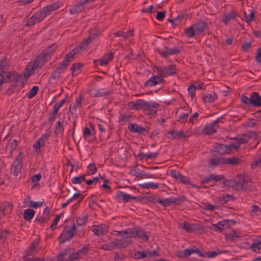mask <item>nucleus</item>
I'll return each mask as SVG.
<instances>
[{"instance_id":"obj_1","label":"nucleus","mask_w":261,"mask_h":261,"mask_svg":"<svg viewBox=\"0 0 261 261\" xmlns=\"http://www.w3.org/2000/svg\"><path fill=\"white\" fill-rule=\"evenodd\" d=\"M255 134L254 132H249L238 137L229 144H218L215 147V149L221 154L229 153L233 150H237L241 144L246 143L249 140H255Z\"/></svg>"},{"instance_id":"obj_2","label":"nucleus","mask_w":261,"mask_h":261,"mask_svg":"<svg viewBox=\"0 0 261 261\" xmlns=\"http://www.w3.org/2000/svg\"><path fill=\"white\" fill-rule=\"evenodd\" d=\"M42 63V61H40V57H37L35 61L29 62L27 65L23 70V76L16 73L17 74L16 76L11 77V80H15L16 82L18 83L23 77L25 79L28 78L34 72L36 69L40 68L43 66Z\"/></svg>"},{"instance_id":"obj_3","label":"nucleus","mask_w":261,"mask_h":261,"mask_svg":"<svg viewBox=\"0 0 261 261\" xmlns=\"http://www.w3.org/2000/svg\"><path fill=\"white\" fill-rule=\"evenodd\" d=\"M206 23L203 21L193 24L185 29V34L188 38H192L201 34L205 29Z\"/></svg>"},{"instance_id":"obj_4","label":"nucleus","mask_w":261,"mask_h":261,"mask_svg":"<svg viewBox=\"0 0 261 261\" xmlns=\"http://www.w3.org/2000/svg\"><path fill=\"white\" fill-rule=\"evenodd\" d=\"M92 38L89 36L86 40L83 41L81 44L76 46L69 53H68L65 57L66 61H68L69 63L71 62L75 54L80 53V50L83 51L86 49L88 45L91 42Z\"/></svg>"},{"instance_id":"obj_5","label":"nucleus","mask_w":261,"mask_h":261,"mask_svg":"<svg viewBox=\"0 0 261 261\" xmlns=\"http://www.w3.org/2000/svg\"><path fill=\"white\" fill-rule=\"evenodd\" d=\"M130 244V242L126 241L123 242L122 240H116L114 242H111L102 245L100 248L105 250L112 251L117 249L119 247H124Z\"/></svg>"},{"instance_id":"obj_6","label":"nucleus","mask_w":261,"mask_h":261,"mask_svg":"<svg viewBox=\"0 0 261 261\" xmlns=\"http://www.w3.org/2000/svg\"><path fill=\"white\" fill-rule=\"evenodd\" d=\"M75 229L76 226L74 224L71 226H66L59 237L60 242L64 243L70 240L73 237Z\"/></svg>"},{"instance_id":"obj_7","label":"nucleus","mask_w":261,"mask_h":261,"mask_svg":"<svg viewBox=\"0 0 261 261\" xmlns=\"http://www.w3.org/2000/svg\"><path fill=\"white\" fill-rule=\"evenodd\" d=\"M168 174L177 182L182 183L186 185H190L193 187H195L194 185L191 184L190 180L187 177L182 175L178 171L175 170H170L169 171Z\"/></svg>"},{"instance_id":"obj_8","label":"nucleus","mask_w":261,"mask_h":261,"mask_svg":"<svg viewBox=\"0 0 261 261\" xmlns=\"http://www.w3.org/2000/svg\"><path fill=\"white\" fill-rule=\"evenodd\" d=\"M113 234L115 235H120L122 237L120 240H122V242H126V241L130 242L129 240V239L136 237V229L127 228L125 230L120 231H114Z\"/></svg>"},{"instance_id":"obj_9","label":"nucleus","mask_w":261,"mask_h":261,"mask_svg":"<svg viewBox=\"0 0 261 261\" xmlns=\"http://www.w3.org/2000/svg\"><path fill=\"white\" fill-rule=\"evenodd\" d=\"M5 63L3 61L0 59V86L3 83L4 81L6 82H9V81L11 80V77L13 76L15 77L17 75L16 72H7L3 71V67L4 66Z\"/></svg>"},{"instance_id":"obj_10","label":"nucleus","mask_w":261,"mask_h":261,"mask_svg":"<svg viewBox=\"0 0 261 261\" xmlns=\"http://www.w3.org/2000/svg\"><path fill=\"white\" fill-rule=\"evenodd\" d=\"M57 48V45L53 44L51 45L46 48L43 52L40 54L37 57H40V61H42V65L51 58L53 53Z\"/></svg>"},{"instance_id":"obj_11","label":"nucleus","mask_w":261,"mask_h":261,"mask_svg":"<svg viewBox=\"0 0 261 261\" xmlns=\"http://www.w3.org/2000/svg\"><path fill=\"white\" fill-rule=\"evenodd\" d=\"M49 135V133H44L38 139L34 144L33 146V150L36 154H39L40 152L41 148L44 146L45 142L48 140Z\"/></svg>"},{"instance_id":"obj_12","label":"nucleus","mask_w":261,"mask_h":261,"mask_svg":"<svg viewBox=\"0 0 261 261\" xmlns=\"http://www.w3.org/2000/svg\"><path fill=\"white\" fill-rule=\"evenodd\" d=\"M166 137L170 139H179L188 137L190 136V134L187 132L186 133L182 131L172 129L167 132Z\"/></svg>"},{"instance_id":"obj_13","label":"nucleus","mask_w":261,"mask_h":261,"mask_svg":"<svg viewBox=\"0 0 261 261\" xmlns=\"http://www.w3.org/2000/svg\"><path fill=\"white\" fill-rule=\"evenodd\" d=\"M251 183L248 178L245 177L242 175L238 176V179L236 183V189L238 190H246L249 188Z\"/></svg>"},{"instance_id":"obj_14","label":"nucleus","mask_w":261,"mask_h":261,"mask_svg":"<svg viewBox=\"0 0 261 261\" xmlns=\"http://www.w3.org/2000/svg\"><path fill=\"white\" fill-rule=\"evenodd\" d=\"M159 104L155 102L143 101L142 110L149 115H153L156 112Z\"/></svg>"},{"instance_id":"obj_15","label":"nucleus","mask_w":261,"mask_h":261,"mask_svg":"<svg viewBox=\"0 0 261 261\" xmlns=\"http://www.w3.org/2000/svg\"><path fill=\"white\" fill-rule=\"evenodd\" d=\"M178 228L186 232L191 233L196 232L199 229V225L195 224H190L187 221L180 223Z\"/></svg>"},{"instance_id":"obj_16","label":"nucleus","mask_w":261,"mask_h":261,"mask_svg":"<svg viewBox=\"0 0 261 261\" xmlns=\"http://www.w3.org/2000/svg\"><path fill=\"white\" fill-rule=\"evenodd\" d=\"M158 75L161 77H166L173 75L175 73V69L174 66L169 65L164 67L157 68Z\"/></svg>"},{"instance_id":"obj_17","label":"nucleus","mask_w":261,"mask_h":261,"mask_svg":"<svg viewBox=\"0 0 261 261\" xmlns=\"http://www.w3.org/2000/svg\"><path fill=\"white\" fill-rule=\"evenodd\" d=\"M221 117L218 118L215 121L210 123L206 124L203 129V133L206 135H212L216 133V129L218 127L217 123L220 122Z\"/></svg>"},{"instance_id":"obj_18","label":"nucleus","mask_w":261,"mask_h":261,"mask_svg":"<svg viewBox=\"0 0 261 261\" xmlns=\"http://www.w3.org/2000/svg\"><path fill=\"white\" fill-rule=\"evenodd\" d=\"M87 252L88 248L84 247L77 252H73L69 255L67 258V261H75L82 259L87 254Z\"/></svg>"},{"instance_id":"obj_19","label":"nucleus","mask_w":261,"mask_h":261,"mask_svg":"<svg viewBox=\"0 0 261 261\" xmlns=\"http://www.w3.org/2000/svg\"><path fill=\"white\" fill-rule=\"evenodd\" d=\"M156 254L155 251H149L147 250H142L140 251H135L132 254V256L136 259H141L146 257H150L155 255Z\"/></svg>"},{"instance_id":"obj_20","label":"nucleus","mask_w":261,"mask_h":261,"mask_svg":"<svg viewBox=\"0 0 261 261\" xmlns=\"http://www.w3.org/2000/svg\"><path fill=\"white\" fill-rule=\"evenodd\" d=\"M21 161L22 158L20 154L13 162L11 169V172L15 176H17L21 171Z\"/></svg>"},{"instance_id":"obj_21","label":"nucleus","mask_w":261,"mask_h":261,"mask_svg":"<svg viewBox=\"0 0 261 261\" xmlns=\"http://www.w3.org/2000/svg\"><path fill=\"white\" fill-rule=\"evenodd\" d=\"M91 230L96 236H101L108 231V227L105 224L94 225L92 226Z\"/></svg>"},{"instance_id":"obj_22","label":"nucleus","mask_w":261,"mask_h":261,"mask_svg":"<svg viewBox=\"0 0 261 261\" xmlns=\"http://www.w3.org/2000/svg\"><path fill=\"white\" fill-rule=\"evenodd\" d=\"M115 198L117 200H122L124 202L129 201L131 200L136 199V197L133 196L122 191H118L116 194Z\"/></svg>"},{"instance_id":"obj_23","label":"nucleus","mask_w":261,"mask_h":261,"mask_svg":"<svg viewBox=\"0 0 261 261\" xmlns=\"http://www.w3.org/2000/svg\"><path fill=\"white\" fill-rule=\"evenodd\" d=\"M40 249V240L36 239L34 240L27 249V251L28 255H33L38 252Z\"/></svg>"},{"instance_id":"obj_24","label":"nucleus","mask_w":261,"mask_h":261,"mask_svg":"<svg viewBox=\"0 0 261 261\" xmlns=\"http://www.w3.org/2000/svg\"><path fill=\"white\" fill-rule=\"evenodd\" d=\"M144 100L138 99L134 101H130L128 102L127 106L128 109L130 110H142V107L143 104Z\"/></svg>"},{"instance_id":"obj_25","label":"nucleus","mask_w":261,"mask_h":261,"mask_svg":"<svg viewBox=\"0 0 261 261\" xmlns=\"http://www.w3.org/2000/svg\"><path fill=\"white\" fill-rule=\"evenodd\" d=\"M230 226V221L229 220H224L220 221L216 224H213V227L215 230L222 231L228 228Z\"/></svg>"},{"instance_id":"obj_26","label":"nucleus","mask_w":261,"mask_h":261,"mask_svg":"<svg viewBox=\"0 0 261 261\" xmlns=\"http://www.w3.org/2000/svg\"><path fill=\"white\" fill-rule=\"evenodd\" d=\"M113 59L112 53H108L102 56L100 59L95 61L96 64H99L101 66L106 65L108 62Z\"/></svg>"},{"instance_id":"obj_27","label":"nucleus","mask_w":261,"mask_h":261,"mask_svg":"<svg viewBox=\"0 0 261 261\" xmlns=\"http://www.w3.org/2000/svg\"><path fill=\"white\" fill-rule=\"evenodd\" d=\"M89 94L92 97H101L109 95V92L93 88L90 90Z\"/></svg>"},{"instance_id":"obj_28","label":"nucleus","mask_w":261,"mask_h":261,"mask_svg":"<svg viewBox=\"0 0 261 261\" xmlns=\"http://www.w3.org/2000/svg\"><path fill=\"white\" fill-rule=\"evenodd\" d=\"M180 50L178 48H169L165 47V49L160 51V53L163 57H167L171 55L179 53Z\"/></svg>"},{"instance_id":"obj_29","label":"nucleus","mask_w":261,"mask_h":261,"mask_svg":"<svg viewBox=\"0 0 261 261\" xmlns=\"http://www.w3.org/2000/svg\"><path fill=\"white\" fill-rule=\"evenodd\" d=\"M180 50L178 48H169L165 47V49L160 51V53L163 57H167L171 55L179 53Z\"/></svg>"},{"instance_id":"obj_30","label":"nucleus","mask_w":261,"mask_h":261,"mask_svg":"<svg viewBox=\"0 0 261 261\" xmlns=\"http://www.w3.org/2000/svg\"><path fill=\"white\" fill-rule=\"evenodd\" d=\"M161 76L159 75L158 76L154 75L147 80L145 85L149 86H153L161 83Z\"/></svg>"},{"instance_id":"obj_31","label":"nucleus","mask_w":261,"mask_h":261,"mask_svg":"<svg viewBox=\"0 0 261 261\" xmlns=\"http://www.w3.org/2000/svg\"><path fill=\"white\" fill-rule=\"evenodd\" d=\"M182 200V198H175V197H171L169 198L165 199L163 201H160V203H162L164 204L165 206H168L172 204L177 203L179 201H181Z\"/></svg>"},{"instance_id":"obj_32","label":"nucleus","mask_w":261,"mask_h":261,"mask_svg":"<svg viewBox=\"0 0 261 261\" xmlns=\"http://www.w3.org/2000/svg\"><path fill=\"white\" fill-rule=\"evenodd\" d=\"M128 129L132 132L139 133H141L145 130L143 127L137 123H131L129 124Z\"/></svg>"},{"instance_id":"obj_33","label":"nucleus","mask_w":261,"mask_h":261,"mask_svg":"<svg viewBox=\"0 0 261 261\" xmlns=\"http://www.w3.org/2000/svg\"><path fill=\"white\" fill-rule=\"evenodd\" d=\"M17 143L16 140H13L12 141H10L6 148V151H8L9 153V155L11 156L12 152L17 147Z\"/></svg>"},{"instance_id":"obj_34","label":"nucleus","mask_w":261,"mask_h":261,"mask_svg":"<svg viewBox=\"0 0 261 261\" xmlns=\"http://www.w3.org/2000/svg\"><path fill=\"white\" fill-rule=\"evenodd\" d=\"M199 250L198 249H187L184 250L183 251L179 252L178 255L180 257H187L193 253H198Z\"/></svg>"},{"instance_id":"obj_35","label":"nucleus","mask_w":261,"mask_h":261,"mask_svg":"<svg viewBox=\"0 0 261 261\" xmlns=\"http://www.w3.org/2000/svg\"><path fill=\"white\" fill-rule=\"evenodd\" d=\"M1 204L3 212V216L6 214H10L11 212L13 209V205L11 203L9 202H4L1 203Z\"/></svg>"},{"instance_id":"obj_36","label":"nucleus","mask_w":261,"mask_h":261,"mask_svg":"<svg viewBox=\"0 0 261 261\" xmlns=\"http://www.w3.org/2000/svg\"><path fill=\"white\" fill-rule=\"evenodd\" d=\"M251 104L255 106H261V96L256 93H253L251 95Z\"/></svg>"},{"instance_id":"obj_37","label":"nucleus","mask_w":261,"mask_h":261,"mask_svg":"<svg viewBox=\"0 0 261 261\" xmlns=\"http://www.w3.org/2000/svg\"><path fill=\"white\" fill-rule=\"evenodd\" d=\"M217 98V95L214 93L212 94H205L202 96V99L204 102H213Z\"/></svg>"},{"instance_id":"obj_38","label":"nucleus","mask_w":261,"mask_h":261,"mask_svg":"<svg viewBox=\"0 0 261 261\" xmlns=\"http://www.w3.org/2000/svg\"><path fill=\"white\" fill-rule=\"evenodd\" d=\"M82 97L79 96L75 99V101L72 106L69 107V111L73 113L75 112L77 108H80L82 106Z\"/></svg>"},{"instance_id":"obj_39","label":"nucleus","mask_w":261,"mask_h":261,"mask_svg":"<svg viewBox=\"0 0 261 261\" xmlns=\"http://www.w3.org/2000/svg\"><path fill=\"white\" fill-rule=\"evenodd\" d=\"M47 15H48L47 12L45 11V10L43 8L42 10L37 12L33 16H34L35 19L39 22L43 20Z\"/></svg>"},{"instance_id":"obj_40","label":"nucleus","mask_w":261,"mask_h":261,"mask_svg":"<svg viewBox=\"0 0 261 261\" xmlns=\"http://www.w3.org/2000/svg\"><path fill=\"white\" fill-rule=\"evenodd\" d=\"M114 35L115 37H122L124 39H126L127 38L133 36L134 33L133 31L130 30L127 31V32H124L123 31H118L114 33Z\"/></svg>"},{"instance_id":"obj_41","label":"nucleus","mask_w":261,"mask_h":261,"mask_svg":"<svg viewBox=\"0 0 261 261\" xmlns=\"http://www.w3.org/2000/svg\"><path fill=\"white\" fill-rule=\"evenodd\" d=\"M35 213V211L32 209L25 210L24 211L23 218L26 221H30L33 218Z\"/></svg>"},{"instance_id":"obj_42","label":"nucleus","mask_w":261,"mask_h":261,"mask_svg":"<svg viewBox=\"0 0 261 261\" xmlns=\"http://www.w3.org/2000/svg\"><path fill=\"white\" fill-rule=\"evenodd\" d=\"M136 237L145 242L148 240L149 236L143 230L136 229Z\"/></svg>"},{"instance_id":"obj_43","label":"nucleus","mask_w":261,"mask_h":261,"mask_svg":"<svg viewBox=\"0 0 261 261\" xmlns=\"http://www.w3.org/2000/svg\"><path fill=\"white\" fill-rule=\"evenodd\" d=\"M139 186L142 188L145 189H156L159 187V185L157 183H153L151 182H144L139 185Z\"/></svg>"},{"instance_id":"obj_44","label":"nucleus","mask_w":261,"mask_h":261,"mask_svg":"<svg viewBox=\"0 0 261 261\" xmlns=\"http://www.w3.org/2000/svg\"><path fill=\"white\" fill-rule=\"evenodd\" d=\"M251 248L256 252H259L261 249V237L258 238L251 245Z\"/></svg>"},{"instance_id":"obj_45","label":"nucleus","mask_w":261,"mask_h":261,"mask_svg":"<svg viewBox=\"0 0 261 261\" xmlns=\"http://www.w3.org/2000/svg\"><path fill=\"white\" fill-rule=\"evenodd\" d=\"M60 5L59 3H55L44 7V9L47 12L48 15H49L51 12L58 9L60 7Z\"/></svg>"},{"instance_id":"obj_46","label":"nucleus","mask_w":261,"mask_h":261,"mask_svg":"<svg viewBox=\"0 0 261 261\" xmlns=\"http://www.w3.org/2000/svg\"><path fill=\"white\" fill-rule=\"evenodd\" d=\"M236 17V13L233 12H231L228 14L224 15L222 21L224 23L226 24L230 20L235 19Z\"/></svg>"},{"instance_id":"obj_47","label":"nucleus","mask_w":261,"mask_h":261,"mask_svg":"<svg viewBox=\"0 0 261 261\" xmlns=\"http://www.w3.org/2000/svg\"><path fill=\"white\" fill-rule=\"evenodd\" d=\"M84 5H83L82 4H81V1H80L79 4L76 5L75 6H74L73 7H72L70 10V13L74 14V13H79V12L82 11V10L84 8L83 6Z\"/></svg>"},{"instance_id":"obj_48","label":"nucleus","mask_w":261,"mask_h":261,"mask_svg":"<svg viewBox=\"0 0 261 261\" xmlns=\"http://www.w3.org/2000/svg\"><path fill=\"white\" fill-rule=\"evenodd\" d=\"M240 162V160L237 158H229L224 159V163L230 165H236Z\"/></svg>"},{"instance_id":"obj_49","label":"nucleus","mask_w":261,"mask_h":261,"mask_svg":"<svg viewBox=\"0 0 261 261\" xmlns=\"http://www.w3.org/2000/svg\"><path fill=\"white\" fill-rule=\"evenodd\" d=\"M244 16L246 22L249 24L253 20L254 13L253 10H252L249 14H247L246 12H245Z\"/></svg>"},{"instance_id":"obj_50","label":"nucleus","mask_w":261,"mask_h":261,"mask_svg":"<svg viewBox=\"0 0 261 261\" xmlns=\"http://www.w3.org/2000/svg\"><path fill=\"white\" fill-rule=\"evenodd\" d=\"M65 99H62L59 102L55 103V105L54 106V110H53L54 114H56L58 112L59 110L61 108V107L65 103Z\"/></svg>"},{"instance_id":"obj_51","label":"nucleus","mask_w":261,"mask_h":261,"mask_svg":"<svg viewBox=\"0 0 261 261\" xmlns=\"http://www.w3.org/2000/svg\"><path fill=\"white\" fill-rule=\"evenodd\" d=\"M43 204V202L38 201L35 202L31 200H29L28 202L27 205L29 207L34 208H37L40 207Z\"/></svg>"},{"instance_id":"obj_52","label":"nucleus","mask_w":261,"mask_h":261,"mask_svg":"<svg viewBox=\"0 0 261 261\" xmlns=\"http://www.w3.org/2000/svg\"><path fill=\"white\" fill-rule=\"evenodd\" d=\"M72 182L73 184H78L81 183L82 181L85 180L84 175H80L79 176H75L72 178Z\"/></svg>"},{"instance_id":"obj_53","label":"nucleus","mask_w":261,"mask_h":261,"mask_svg":"<svg viewBox=\"0 0 261 261\" xmlns=\"http://www.w3.org/2000/svg\"><path fill=\"white\" fill-rule=\"evenodd\" d=\"M83 66L81 63H74L72 65L71 71L72 75L76 74V72L79 71L80 68Z\"/></svg>"},{"instance_id":"obj_54","label":"nucleus","mask_w":261,"mask_h":261,"mask_svg":"<svg viewBox=\"0 0 261 261\" xmlns=\"http://www.w3.org/2000/svg\"><path fill=\"white\" fill-rule=\"evenodd\" d=\"M241 237V235L239 232L234 230L230 232L227 236L228 238L232 240L240 238Z\"/></svg>"},{"instance_id":"obj_55","label":"nucleus","mask_w":261,"mask_h":261,"mask_svg":"<svg viewBox=\"0 0 261 261\" xmlns=\"http://www.w3.org/2000/svg\"><path fill=\"white\" fill-rule=\"evenodd\" d=\"M196 90V85L194 84L191 85L188 88V92L189 95L192 98L195 94V91Z\"/></svg>"},{"instance_id":"obj_56","label":"nucleus","mask_w":261,"mask_h":261,"mask_svg":"<svg viewBox=\"0 0 261 261\" xmlns=\"http://www.w3.org/2000/svg\"><path fill=\"white\" fill-rule=\"evenodd\" d=\"M38 87L37 86H33L31 90L28 93V97L29 98H32L37 94L38 91Z\"/></svg>"},{"instance_id":"obj_57","label":"nucleus","mask_w":261,"mask_h":261,"mask_svg":"<svg viewBox=\"0 0 261 261\" xmlns=\"http://www.w3.org/2000/svg\"><path fill=\"white\" fill-rule=\"evenodd\" d=\"M87 172L88 174L92 175L96 172V168L94 164H90L88 167Z\"/></svg>"},{"instance_id":"obj_58","label":"nucleus","mask_w":261,"mask_h":261,"mask_svg":"<svg viewBox=\"0 0 261 261\" xmlns=\"http://www.w3.org/2000/svg\"><path fill=\"white\" fill-rule=\"evenodd\" d=\"M63 130V127L60 121H58L55 128V133L56 134H60L62 132Z\"/></svg>"},{"instance_id":"obj_59","label":"nucleus","mask_w":261,"mask_h":261,"mask_svg":"<svg viewBox=\"0 0 261 261\" xmlns=\"http://www.w3.org/2000/svg\"><path fill=\"white\" fill-rule=\"evenodd\" d=\"M92 135L91 129L88 127H86L83 132V137L85 139H88Z\"/></svg>"},{"instance_id":"obj_60","label":"nucleus","mask_w":261,"mask_h":261,"mask_svg":"<svg viewBox=\"0 0 261 261\" xmlns=\"http://www.w3.org/2000/svg\"><path fill=\"white\" fill-rule=\"evenodd\" d=\"M219 252H218L215 251H209L206 252L204 255V257L207 258H213L215 257L217 255L219 254Z\"/></svg>"},{"instance_id":"obj_61","label":"nucleus","mask_w":261,"mask_h":261,"mask_svg":"<svg viewBox=\"0 0 261 261\" xmlns=\"http://www.w3.org/2000/svg\"><path fill=\"white\" fill-rule=\"evenodd\" d=\"M158 152H149L145 153L146 160L154 159L158 156Z\"/></svg>"},{"instance_id":"obj_62","label":"nucleus","mask_w":261,"mask_h":261,"mask_svg":"<svg viewBox=\"0 0 261 261\" xmlns=\"http://www.w3.org/2000/svg\"><path fill=\"white\" fill-rule=\"evenodd\" d=\"M188 117V114L181 113L179 115L178 121H181L182 122H185L186 121H187Z\"/></svg>"},{"instance_id":"obj_63","label":"nucleus","mask_w":261,"mask_h":261,"mask_svg":"<svg viewBox=\"0 0 261 261\" xmlns=\"http://www.w3.org/2000/svg\"><path fill=\"white\" fill-rule=\"evenodd\" d=\"M251 213L255 215H259L261 214V211L258 206L254 205L252 206Z\"/></svg>"},{"instance_id":"obj_64","label":"nucleus","mask_w":261,"mask_h":261,"mask_svg":"<svg viewBox=\"0 0 261 261\" xmlns=\"http://www.w3.org/2000/svg\"><path fill=\"white\" fill-rule=\"evenodd\" d=\"M255 60L258 63L261 64V47L257 49Z\"/></svg>"}]
</instances>
